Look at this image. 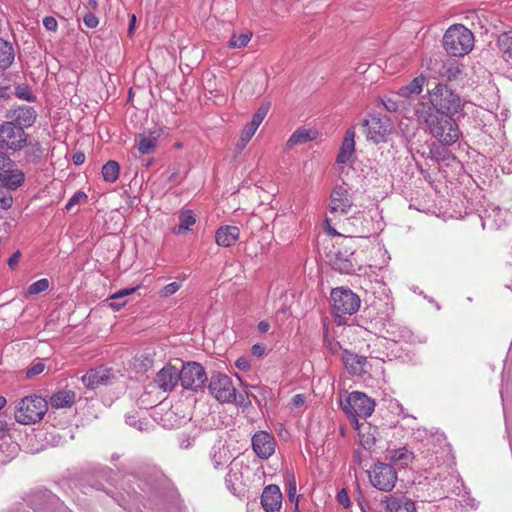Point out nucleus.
<instances>
[{"label": "nucleus", "instance_id": "nucleus-28", "mask_svg": "<svg viewBox=\"0 0 512 512\" xmlns=\"http://www.w3.org/2000/svg\"><path fill=\"white\" fill-rule=\"evenodd\" d=\"M426 78L422 75L415 77L409 84L403 86L399 90V96L410 97L411 95H419L422 92Z\"/></svg>", "mask_w": 512, "mask_h": 512}, {"label": "nucleus", "instance_id": "nucleus-42", "mask_svg": "<svg viewBox=\"0 0 512 512\" xmlns=\"http://www.w3.org/2000/svg\"><path fill=\"white\" fill-rule=\"evenodd\" d=\"M49 287V281L45 278L37 280L36 282L32 283L29 288L28 292L31 295H37L41 292H44Z\"/></svg>", "mask_w": 512, "mask_h": 512}, {"label": "nucleus", "instance_id": "nucleus-9", "mask_svg": "<svg viewBox=\"0 0 512 512\" xmlns=\"http://www.w3.org/2000/svg\"><path fill=\"white\" fill-rule=\"evenodd\" d=\"M371 484L381 491H391L397 481V472L395 468L387 463H376L369 472Z\"/></svg>", "mask_w": 512, "mask_h": 512}, {"label": "nucleus", "instance_id": "nucleus-31", "mask_svg": "<svg viewBox=\"0 0 512 512\" xmlns=\"http://www.w3.org/2000/svg\"><path fill=\"white\" fill-rule=\"evenodd\" d=\"M179 226L174 230L176 234L184 233L196 223V218L191 210H181L179 213Z\"/></svg>", "mask_w": 512, "mask_h": 512}, {"label": "nucleus", "instance_id": "nucleus-59", "mask_svg": "<svg viewBox=\"0 0 512 512\" xmlns=\"http://www.w3.org/2000/svg\"><path fill=\"white\" fill-rule=\"evenodd\" d=\"M502 170L505 173H512V155L507 158V164H502Z\"/></svg>", "mask_w": 512, "mask_h": 512}, {"label": "nucleus", "instance_id": "nucleus-43", "mask_svg": "<svg viewBox=\"0 0 512 512\" xmlns=\"http://www.w3.org/2000/svg\"><path fill=\"white\" fill-rule=\"evenodd\" d=\"M87 198L88 196L86 195V193L82 191L76 192L67 202L65 206L66 210L71 211L74 208V206L86 202Z\"/></svg>", "mask_w": 512, "mask_h": 512}, {"label": "nucleus", "instance_id": "nucleus-52", "mask_svg": "<svg viewBox=\"0 0 512 512\" xmlns=\"http://www.w3.org/2000/svg\"><path fill=\"white\" fill-rule=\"evenodd\" d=\"M45 369V365L44 363H36L35 365H33L31 368L28 369L27 371V376L28 377H33V376H36L40 373H42Z\"/></svg>", "mask_w": 512, "mask_h": 512}, {"label": "nucleus", "instance_id": "nucleus-56", "mask_svg": "<svg viewBox=\"0 0 512 512\" xmlns=\"http://www.w3.org/2000/svg\"><path fill=\"white\" fill-rule=\"evenodd\" d=\"M266 347L262 344H255L252 346L251 352L256 357H261L265 353Z\"/></svg>", "mask_w": 512, "mask_h": 512}, {"label": "nucleus", "instance_id": "nucleus-23", "mask_svg": "<svg viewBox=\"0 0 512 512\" xmlns=\"http://www.w3.org/2000/svg\"><path fill=\"white\" fill-rule=\"evenodd\" d=\"M230 449L219 441L215 444L209 453L211 463L215 469H220L226 465L231 459Z\"/></svg>", "mask_w": 512, "mask_h": 512}, {"label": "nucleus", "instance_id": "nucleus-2", "mask_svg": "<svg viewBox=\"0 0 512 512\" xmlns=\"http://www.w3.org/2000/svg\"><path fill=\"white\" fill-rule=\"evenodd\" d=\"M438 115L453 116L462 108L460 96L446 84H437L429 91L427 102Z\"/></svg>", "mask_w": 512, "mask_h": 512}, {"label": "nucleus", "instance_id": "nucleus-3", "mask_svg": "<svg viewBox=\"0 0 512 512\" xmlns=\"http://www.w3.org/2000/svg\"><path fill=\"white\" fill-rule=\"evenodd\" d=\"M48 402L41 396L30 395L18 401L15 406V420L23 425L35 424L43 419Z\"/></svg>", "mask_w": 512, "mask_h": 512}, {"label": "nucleus", "instance_id": "nucleus-8", "mask_svg": "<svg viewBox=\"0 0 512 512\" xmlns=\"http://www.w3.org/2000/svg\"><path fill=\"white\" fill-rule=\"evenodd\" d=\"M24 180V172L16 168L10 156L0 150V183L3 187L9 190H16L23 185Z\"/></svg>", "mask_w": 512, "mask_h": 512}, {"label": "nucleus", "instance_id": "nucleus-50", "mask_svg": "<svg viewBox=\"0 0 512 512\" xmlns=\"http://www.w3.org/2000/svg\"><path fill=\"white\" fill-rule=\"evenodd\" d=\"M384 108L389 112H395L399 109V103L397 100L392 98H386L382 100Z\"/></svg>", "mask_w": 512, "mask_h": 512}, {"label": "nucleus", "instance_id": "nucleus-45", "mask_svg": "<svg viewBox=\"0 0 512 512\" xmlns=\"http://www.w3.org/2000/svg\"><path fill=\"white\" fill-rule=\"evenodd\" d=\"M16 96L20 99L32 102L35 100V96L25 86H18L16 88Z\"/></svg>", "mask_w": 512, "mask_h": 512}, {"label": "nucleus", "instance_id": "nucleus-51", "mask_svg": "<svg viewBox=\"0 0 512 512\" xmlns=\"http://www.w3.org/2000/svg\"><path fill=\"white\" fill-rule=\"evenodd\" d=\"M43 25L48 31H56L58 27L56 19L52 16H46L43 19Z\"/></svg>", "mask_w": 512, "mask_h": 512}, {"label": "nucleus", "instance_id": "nucleus-24", "mask_svg": "<svg viewBox=\"0 0 512 512\" xmlns=\"http://www.w3.org/2000/svg\"><path fill=\"white\" fill-rule=\"evenodd\" d=\"M110 377V370L98 367L89 370L83 377L82 382L88 388H95L98 385L106 384Z\"/></svg>", "mask_w": 512, "mask_h": 512}, {"label": "nucleus", "instance_id": "nucleus-41", "mask_svg": "<svg viewBox=\"0 0 512 512\" xmlns=\"http://www.w3.org/2000/svg\"><path fill=\"white\" fill-rule=\"evenodd\" d=\"M270 105L268 103L262 104L252 117L249 122L256 127H259L269 111Z\"/></svg>", "mask_w": 512, "mask_h": 512}, {"label": "nucleus", "instance_id": "nucleus-55", "mask_svg": "<svg viewBox=\"0 0 512 512\" xmlns=\"http://www.w3.org/2000/svg\"><path fill=\"white\" fill-rule=\"evenodd\" d=\"M236 366L240 369V370H243V371H246L250 368V362L248 359L244 358V357H241V358H238L235 362Z\"/></svg>", "mask_w": 512, "mask_h": 512}, {"label": "nucleus", "instance_id": "nucleus-1", "mask_svg": "<svg viewBox=\"0 0 512 512\" xmlns=\"http://www.w3.org/2000/svg\"><path fill=\"white\" fill-rule=\"evenodd\" d=\"M414 116L419 123L426 125L429 133L443 145H452L459 139L460 131L453 116L438 115L428 103L418 100L414 106Z\"/></svg>", "mask_w": 512, "mask_h": 512}, {"label": "nucleus", "instance_id": "nucleus-25", "mask_svg": "<svg viewBox=\"0 0 512 512\" xmlns=\"http://www.w3.org/2000/svg\"><path fill=\"white\" fill-rule=\"evenodd\" d=\"M76 394L72 390H60L50 397V405L53 409L70 408L75 404Z\"/></svg>", "mask_w": 512, "mask_h": 512}, {"label": "nucleus", "instance_id": "nucleus-33", "mask_svg": "<svg viewBox=\"0 0 512 512\" xmlns=\"http://www.w3.org/2000/svg\"><path fill=\"white\" fill-rule=\"evenodd\" d=\"M498 47L505 59H512V31L503 32L498 37Z\"/></svg>", "mask_w": 512, "mask_h": 512}, {"label": "nucleus", "instance_id": "nucleus-53", "mask_svg": "<svg viewBox=\"0 0 512 512\" xmlns=\"http://www.w3.org/2000/svg\"><path fill=\"white\" fill-rule=\"evenodd\" d=\"M305 403V396L303 394H296L292 397L290 405L292 408H300Z\"/></svg>", "mask_w": 512, "mask_h": 512}, {"label": "nucleus", "instance_id": "nucleus-34", "mask_svg": "<svg viewBox=\"0 0 512 512\" xmlns=\"http://www.w3.org/2000/svg\"><path fill=\"white\" fill-rule=\"evenodd\" d=\"M119 173H120V166L114 160L108 161L102 167V176L106 182H109V183L115 182L119 177Z\"/></svg>", "mask_w": 512, "mask_h": 512}, {"label": "nucleus", "instance_id": "nucleus-54", "mask_svg": "<svg viewBox=\"0 0 512 512\" xmlns=\"http://www.w3.org/2000/svg\"><path fill=\"white\" fill-rule=\"evenodd\" d=\"M21 257L20 251H16L9 259H8V266L11 269H14L17 267L19 263V259Z\"/></svg>", "mask_w": 512, "mask_h": 512}, {"label": "nucleus", "instance_id": "nucleus-64", "mask_svg": "<svg viewBox=\"0 0 512 512\" xmlns=\"http://www.w3.org/2000/svg\"><path fill=\"white\" fill-rule=\"evenodd\" d=\"M485 226H486V221H485V220H483V221H482V227H483V228H485Z\"/></svg>", "mask_w": 512, "mask_h": 512}, {"label": "nucleus", "instance_id": "nucleus-58", "mask_svg": "<svg viewBox=\"0 0 512 512\" xmlns=\"http://www.w3.org/2000/svg\"><path fill=\"white\" fill-rule=\"evenodd\" d=\"M126 423L130 426H133V427H136L138 429H141V424L139 423V425H137L138 421L136 419V416L135 415H128L126 417Z\"/></svg>", "mask_w": 512, "mask_h": 512}, {"label": "nucleus", "instance_id": "nucleus-11", "mask_svg": "<svg viewBox=\"0 0 512 512\" xmlns=\"http://www.w3.org/2000/svg\"><path fill=\"white\" fill-rule=\"evenodd\" d=\"M180 382L185 389L197 391L202 389L207 381V375L202 365L188 362L179 371Z\"/></svg>", "mask_w": 512, "mask_h": 512}, {"label": "nucleus", "instance_id": "nucleus-29", "mask_svg": "<svg viewBox=\"0 0 512 512\" xmlns=\"http://www.w3.org/2000/svg\"><path fill=\"white\" fill-rule=\"evenodd\" d=\"M135 290H136V288H124V289L118 290L117 292H115L114 294H112L109 297V300H111V302L109 303V306L113 310L119 311L127 303L126 298L129 295H131L132 293H134Z\"/></svg>", "mask_w": 512, "mask_h": 512}, {"label": "nucleus", "instance_id": "nucleus-10", "mask_svg": "<svg viewBox=\"0 0 512 512\" xmlns=\"http://www.w3.org/2000/svg\"><path fill=\"white\" fill-rule=\"evenodd\" d=\"M208 388L219 402L232 403L236 400V388L228 375L222 373L212 375Z\"/></svg>", "mask_w": 512, "mask_h": 512}, {"label": "nucleus", "instance_id": "nucleus-17", "mask_svg": "<svg viewBox=\"0 0 512 512\" xmlns=\"http://www.w3.org/2000/svg\"><path fill=\"white\" fill-rule=\"evenodd\" d=\"M340 357L346 370L353 376H361L366 373L367 358L338 347Z\"/></svg>", "mask_w": 512, "mask_h": 512}, {"label": "nucleus", "instance_id": "nucleus-61", "mask_svg": "<svg viewBox=\"0 0 512 512\" xmlns=\"http://www.w3.org/2000/svg\"><path fill=\"white\" fill-rule=\"evenodd\" d=\"M135 23H136V16H135V15H132V16L130 17L129 28H128V33H129V34H132V33H133L134 28H135Z\"/></svg>", "mask_w": 512, "mask_h": 512}, {"label": "nucleus", "instance_id": "nucleus-5", "mask_svg": "<svg viewBox=\"0 0 512 512\" xmlns=\"http://www.w3.org/2000/svg\"><path fill=\"white\" fill-rule=\"evenodd\" d=\"M366 139L374 144L385 143L393 130V122L387 116L370 114L363 122Z\"/></svg>", "mask_w": 512, "mask_h": 512}, {"label": "nucleus", "instance_id": "nucleus-49", "mask_svg": "<svg viewBox=\"0 0 512 512\" xmlns=\"http://www.w3.org/2000/svg\"><path fill=\"white\" fill-rule=\"evenodd\" d=\"M337 501L344 508H348L350 506V499L346 489H341L337 494Z\"/></svg>", "mask_w": 512, "mask_h": 512}, {"label": "nucleus", "instance_id": "nucleus-30", "mask_svg": "<svg viewBox=\"0 0 512 512\" xmlns=\"http://www.w3.org/2000/svg\"><path fill=\"white\" fill-rule=\"evenodd\" d=\"M14 61V50L11 44L0 40V69H7Z\"/></svg>", "mask_w": 512, "mask_h": 512}, {"label": "nucleus", "instance_id": "nucleus-16", "mask_svg": "<svg viewBox=\"0 0 512 512\" xmlns=\"http://www.w3.org/2000/svg\"><path fill=\"white\" fill-rule=\"evenodd\" d=\"M179 370L172 365H165L153 381L154 385L163 392H171L180 382Z\"/></svg>", "mask_w": 512, "mask_h": 512}, {"label": "nucleus", "instance_id": "nucleus-40", "mask_svg": "<svg viewBox=\"0 0 512 512\" xmlns=\"http://www.w3.org/2000/svg\"><path fill=\"white\" fill-rule=\"evenodd\" d=\"M460 72L461 71L456 63L449 62L443 65L440 74L442 77H445L451 81L456 79Z\"/></svg>", "mask_w": 512, "mask_h": 512}, {"label": "nucleus", "instance_id": "nucleus-20", "mask_svg": "<svg viewBox=\"0 0 512 512\" xmlns=\"http://www.w3.org/2000/svg\"><path fill=\"white\" fill-rule=\"evenodd\" d=\"M355 129H347L336 158L337 164L349 163L355 153Z\"/></svg>", "mask_w": 512, "mask_h": 512}, {"label": "nucleus", "instance_id": "nucleus-38", "mask_svg": "<svg viewBox=\"0 0 512 512\" xmlns=\"http://www.w3.org/2000/svg\"><path fill=\"white\" fill-rule=\"evenodd\" d=\"M156 141H157L156 137H152V136L141 137L137 144V148H138L140 154H142V155L149 154L156 146Z\"/></svg>", "mask_w": 512, "mask_h": 512}, {"label": "nucleus", "instance_id": "nucleus-27", "mask_svg": "<svg viewBox=\"0 0 512 512\" xmlns=\"http://www.w3.org/2000/svg\"><path fill=\"white\" fill-rule=\"evenodd\" d=\"M386 512H416L413 501L406 497H391L386 501Z\"/></svg>", "mask_w": 512, "mask_h": 512}, {"label": "nucleus", "instance_id": "nucleus-21", "mask_svg": "<svg viewBox=\"0 0 512 512\" xmlns=\"http://www.w3.org/2000/svg\"><path fill=\"white\" fill-rule=\"evenodd\" d=\"M282 502V493L277 485H268L264 488L261 496V504L265 511L274 512L278 510Z\"/></svg>", "mask_w": 512, "mask_h": 512}, {"label": "nucleus", "instance_id": "nucleus-32", "mask_svg": "<svg viewBox=\"0 0 512 512\" xmlns=\"http://www.w3.org/2000/svg\"><path fill=\"white\" fill-rule=\"evenodd\" d=\"M251 38H252V32H250L248 30L241 32V33L234 32L231 35L228 46L231 49L244 48L250 42Z\"/></svg>", "mask_w": 512, "mask_h": 512}, {"label": "nucleus", "instance_id": "nucleus-63", "mask_svg": "<svg viewBox=\"0 0 512 512\" xmlns=\"http://www.w3.org/2000/svg\"><path fill=\"white\" fill-rule=\"evenodd\" d=\"M5 95V88L0 86V97Z\"/></svg>", "mask_w": 512, "mask_h": 512}, {"label": "nucleus", "instance_id": "nucleus-18", "mask_svg": "<svg viewBox=\"0 0 512 512\" xmlns=\"http://www.w3.org/2000/svg\"><path fill=\"white\" fill-rule=\"evenodd\" d=\"M358 255L355 252H351L345 256L339 252L335 258L333 268L342 274H355L363 269L362 264L357 260Z\"/></svg>", "mask_w": 512, "mask_h": 512}, {"label": "nucleus", "instance_id": "nucleus-4", "mask_svg": "<svg viewBox=\"0 0 512 512\" xmlns=\"http://www.w3.org/2000/svg\"><path fill=\"white\" fill-rule=\"evenodd\" d=\"M443 46L451 56L462 57L473 49L474 36L465 26L454 25L444 34Z\"/></svg>", "mask_w": 512, "mask_h": 512}, {"label": "nucleus", "instance_id": "nucleus-36", "mask_svg": "<svg viewBox=\"0 0 512 512\" xmlns=\"http://www.w3.org/2000/svg\"><path fill=\"white\" fill-rule=\"evenodd\" d=\"M437 475L443 488H449L454 480L459 481V475L453 465H449L443 473L438 472Z\"/></svg>", "mask_w": 512, "mask_h": 512}, {"label": "nucleus", "instance_id": "nucleus-62", "mask_svg": "<svg viewBox=\"0 0 512 512\" xmlns=\"http://www.w3.org/2000/svg\"><path fill=\"white\" fill-rule=\"evenodd\" d=\"M5 404H6L5 397L0 395V410L5 406Z\"/></svg>", "mask_w": 512, "mask_h": 512}, {"label": "nucleus", "instance_id": "nucleus-19", "mask_svg": "<svg viewBox=\"0 0 512 512\" xmlns=\"http://www.w3.org/2000/svg\"><path fill=\"white\" fill-rule=\"evenodd\" d=\"M36 111L30 106H20L9 111L7 117L8 122H14L17 126H21L22 130L32 126L36 120Z\"/></svg>", "mask_w": 512, "mask_h": 512}, {"label": "nucleus", "instance_id": "nucleus-37", "mask_svg": "<svg viewBox=\"0 0 512 512\" xmlns=\"http://www.w3.org/2000/svg\"><path fill=\"white\" fill-rule=\"evenodd\" d=\"M257 129H258V127L254 126L251 123L246 124L241 132L239 141L237 143V147L239 149H243L247 145V143L250 141V139L254 136Z\"/></svg>", "mask_w": 512, "mask_h": 512}, {"label": "nucleus", "instance_id": "nucleus-6", "mask_svg": "<svg viewBox=\"0 0 512 512\" xmlns=\"http://www.w3.org/2000/svg\"><path fill=\"white\" fill-rule=\"evenodd\" d=\"M331 300L336 318L356 313L360 307V298L349 288L338 287L331 291Z\"/></svg>", "mask_w": 512, "mask_h": 512}, {"label": "nucleus", "instance_id": "nucleus-44", "mask_svg": "<svg viewBox=\"0 0 512 512\" xmlns=\"http://www.w3.org/2000/svg\"><path fill=\"white\" fill-rule=\"evenodd\" d=\"M180 287L181 285L178 282H171L161 289L160 295L162 297H169L175 294L180 289Z\"/></svg>", "mask_w": 512, "mask_h": 512}, {"label": "nucleus", "instance_id": "nucleus-48", "mask_svg": "<svg viewBox=\"0 0 512 512\" xmlns=\"http://www.w3.org/2000/svg\"><path fill=\"white\" fill-rule=\"evenodd\" d=\"M83 22L86 27L95 28L98 25L99 20L94 14L86 13L83 17Z\"/></svg>", "mask_w": 512, "mask_h": 512}, {"label": "nucleus", "instance_id": "nucleus-39", "mask_svg": "<svg viewBox=\"0 0 512 512\" xmlns=\"http://www.w3.org/2000/svg\"><path fill=\"white\" fill-rule=\"evenodd\" d=\"M285 480L287 483V494L291 502L295 501L298 504V497L296 496V480L293 472H286Z\"/></svg>", "mask_w": 512, "mask_h": 512}, {"label": "nucleus", "instance_id": "nucleus-47", "mask_svg": "<svg viewBox=\"0 0 512 512\" xmlns=\"http://www.w3.org/2000/svg\"><path fill=\"white\" fill-rule=\"evenodd\" d=\"M195 442V436L182 434L179 436V445L182 449H188L193 446Z\"/></svg>", "mask_w": 512, "mask_h": 512}, {"label": "nucleus", "instance_id": "nucleus-7", "mask_svg": "<svg viewBox=\"0 0 512 512\" xmlns=\"http://www.w3.org/2000/svg\"><path fill=\"white\" fill-rule=\"evenodd\" d=\"M28 135L21 126L5 121L0 124V150L17 152L27 145Z\"/></svg>", "mask_w": 512, "mask_h": 512}, {"label": "nucleus", "instance_id": "nucleus-12", "mask_svg": "<svg viewBox=\"0 0 512 512\" xmlns=\"http://www.w3.org/2000/svg\"><path fill=\"white\" fill-rule=\"evenodd\" d=\"M374 408V400L359 391H354L349 394L344 407L347 413L358 417L370 416L373 413Z\"/></svg>", "mask_w": 512, "mask_h": 512}, {"label": "nucleus", "instance_id": "nucleus-35", "mask_svg": "<svg viewBox=\"0 0 512 512\" xmlns=\"http://www.w3.org/2000/svg\"><path fill=\"white\" fill-rule=\"evenodd\" d=\"M390 459L401 466H406L412 461L413 453L407 448L401 447L391 451Z\"/></svg>", "mask_w": 512, "mask_h": 512}, {"label": "nucleus", "instance_id": "nucleus-46", "mask_svg": "<svg viewBox=\"0 0 512 512\" xmlns=\"http://www.w3.org/2000/svg\"><path fill=\"white\" fill-rule=\"evenodd\" d=\"M13 199L8 192H6L3 188L0 187V207L3 209H8L12 206Z\"/></svg>", "mask_w": 512, "mask_h": 512}, {"label": "nucleus", "instance_id": "nucleus-15", "mask_svg": "<svg viewBox=\"0 0 512 512\" xmlns=\"http://www.w3.org/2000/svg\"><path fill=\"white\" fill-rule=\"evenodd\" d=\"M276 441L266 431H258L252 437V448L261 459L270 458L275 452Z\"/></svg>", "mask_w": 512, "mask_h": 512}, {"label": "nucleus", "instance_id": "nucleus-26", "mask_svg": "<svg viewBox=\"0 0 512 512\" xmlns=\"http://www.w3.org/2000/svg\"><path fill=\"white\" fill-rule=\"evenodd\" d=\"M318 132L305 127L298 128L287 140L286 147L293 148L296 145L304 144L316 139Z\"/></svg>", "mask_w": 512, "mask_h": 512}, {"label": "nucleus", "instance_id": "nucleus-57", "mask_svg": "<svg viewBox=\"0 0 512 512\" xmlns=\"http://www.w3.org/2000/svg\"><path fill=\"white\" fill-rule=\"evenodd\" d=\"M72 161L75 165H81L85 161V154L82 152L74 153L72 156Z\"/></svg>", "mask_w": 512, "mask_h": 512}, {"label": "nucleus", "instance_id": "nucleus-13", "mask_svg": "<svg viewBox=\"0 0 512 512\" xmlns=\"http://www.w3.org/2000/svg\"><path fill=\"white\" fill-rule=\"evenodd\" d=\"M352 206L353 199L349 190L342 185L335 186L330 194L329 212L334 215H346Z\"/></svg>", "mask_w": 512, "mask_h": 512}, {"label": "nucleus", "instance_id": "nucleus-60", "mask_svg": "<svg viewBox=\"0 0 512 512\" xmlns=\"http://www.w3.org/2000/svg\"><path fill=\"white\" fill-rule=\"evenodd\" d=\"M269 329H270L269 322L263 320V321H260L258 323V330H259V332L266 333V332H268Z\"/></svg>", "mask_w": 512, "mask_h": 512}, {"label": "nucleus", "instance_id": "nucleus-22", "mask_svg": "<svg viewBox=\"0 0 512 512\" xmlns=\"http://www.w3.org/2000/svg\"><path fill=\"white\" fill-rule=\"evenodd\" d=\"M240 235V230L237 226H221L215 235L216 243L222 247H230L236 243Z\"/></svg>", "mask_w": 512, "mask_h": 512}, {"label": "nucleus", "instance_id": "nucleus-14", "mask_svg": "<svg viewBox=\"0 0 512 512\" xmlns=\"http://www.w3.org/2000/svg\"><path fill=\"white\" fill-rule=\"evenodd\" d=\"M249 466L239 458H234L228 465V472L225 476V485L233 494H240L244 490L243 470Z\"/></svg>", "mask_w": 512, "mask_h": 512}]
</instances>
